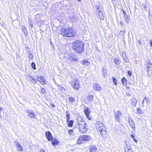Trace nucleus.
Listing matches in <instances>:
<instances>
[{
	"label": "nucleus",
	"instance_id": "e433bc0d",
	"mask_svg": "<svg viewBox=\"0 0 152 152\" xmlns=\"http://www.w3.org/2000/svg\"><path fill=\"white\" fill-rule=\"evenodd\" d=\"M70 113L68 111H66V117L67 118L70 119Z\"/></svg>",
	"mask_w": 152,
	"mask_h": 152
},
{
	"label": "nucleus",
	"instance_id": "4468645a",
	"mask_svg": "<svg viewBox=\"0 0 152 152\" xmlns=\"http://www.w3.org/2000/svg\"><path fill=\"white\" fill-rule=\"evenodd\" d=\"M101 130L99 131L101 135L103 137H105L106 134V131L105 129H102Z\"/></svg>",
	"mask_w": 152,
	"mask_h": 152
},
{
	"label": "nucleus",
	"instance_id": "5701e85b",
	"mask_svg": "<svg viewBox=\"0 0 152 152\" xmlns=\"http://www.w3.org/2000/svg\"><path fill=\"white\" fill-rule=\"evenodd\" d=\"M102 72L103 73V75L104 77L107 76V70L106 69H104V67L102 68Z\"/></svg>",
	"mask_w": 152,
	"mask_h": 152
},
{
	"label": "nucleus",
	"instance_id": "bb28decb",
	"mask_svg": "<svg viewBox=\"0 0 152 152\" xmlns=\"http://www.w3.org/2000/svg\"><path fill=\"white\" fill-rule=\"evenodd\" d=\"M59 142L58 141V140H57V139H55L54 141L53 142H52L51 143H52V144L53 145H56L58 144V143Z\"/></svg>",
	"mask_w": 152,
	"mask_h": 152
},
{
	"label": "nucleus",
	"instance_id": "7ed1b4c3",
	"mask_svg": "<svg viewBox=\"0 0 152 152\" xmlns=\"http://www.w3.org/2000/svg\"><path fill=\"white\" fill-rule=\"evenodd\" d=\"M77 121L80 132L81 133H85L88 129L85 122L81 116L77 117Z\"/></svg>",
	"mask_w": 152,
	"mask_h": 152
},
{
	"label": "nucleus",
	"instance_id": "7c9ffc66",
	"mask_svg": "<svg viewBox=\"0 0 152 152\" xmlns=\"http://www.w3.org/2000/svg\"><path fill=\"white\" fill-rule=\"evenodd\" d=\"M93 96L92 95H89L87 96V98L88 101L90 102H92L93 100Z\"/></svg>",
	"mask_w": 152,
	"mask_h": 152
},
{
	"label": "nucleus",
	"instance_id": "6ab92c4d",
	"mask_svg": "<svg viewBox=\"0 0 152 152\" xmlns=\"http://www.w3.org/2000/svg\"><path fill=\"white\" fill-rule=\"evenodd\" d=\"M127 81V79L125 77H123L121 79V82L123 86H126V85Z\"/></svg>",
	"mask_w": 152,
	"mask_h": 152
},
{
	"label": "nucleus",
	"instance_id": "a211bd4d",
	"mask_svg": "<svg viewBox=\"0 0 152 152\" xmlns=\"http://www.w3.org/2000/svg\"><path fill=\"white\" fill-rule=\"evenodd\" d=\"M97 148L95 146L91 145L89 148V150L91 152H96Z\"/></svg>",
	"mask_w": 152,
	"mask_h": 152
},
{
	"label": "nucleus",
	"instance_id": "603ef678",
	"mask_svg": "<svg viewBox=\"0 0 152 152\" xmlns=\"http://www.w3.org/2000/svg\"><path fill=\"white\" fill-rule=\"evenodd\" d=\"M138 42L140 44V45H142V42L139 39L138 40Z\"/></svg>",
	"mask_w": 152,
	"mask_h": 152
},
{
	"label": "nucleus",
	"instance_id": "f3484780",
	"mask_svg": "<svg viewBox=\"0 0 152 152\" xmlns=\"http://www.w3.org/2000/svg\"><path fill=\"white\" fill-rule=\"evenodd\" d=\"M131 100V104L134 107H135L136 106V104L137 103V100L135 98H132Z\"/></svg>",
	"mask_w": 152,
	"mask_h": 152
},
{
	"label": "nucleus",
	"instance_id": "49530a36",
	"mask_svg": "<svg viewBox=\"0 0 152 152\" xmlns=\"http://www.w3.org/2000/svg\"><path fill=\"white\" fill-rule=\"evenodd\" d=\"M128 120L129 123L130 122H131V121H133L132 118L130 117H128Z\"/></svg>",
	"mask_w": 152,
	"mask_h": 152
},
{
	"label": "nucleus",
	"instance_id": "4d7b16f0",
	"mask_svg": "<svg viewBox=\"0 0 152 152\" xmlns=\"http://www.w3.org/2000/svg\"><path fill=\"white\" fill-rule=\"evenodd\" d=\"M29 25V27L32 28L33 26V24H31Z\"/></svg>",
	"mask_w": 152,
	"mask_h": 152
},
{
	"label": "nucleus",
	"instance_id": "e2e57ef3",
	"mask_svg": "<svg viewBox=\"0 0 152 152\" xmlns=\"http://www.w3.org/2000/svg\"><path fill=\"white\" fill-rule=\"evenodd\" d=\"M2 60V58L0 56V61H1Z\"/></svg>",
	"mask_w": 152,
	"mask_h": 152
},
{
	"label": "nucleus",
	"instance_id": "c03bdc74",
	"mask_svg": "<svg viewBox=\"0 0 152 152\" xmlns=\"http://www.w3.org/2000/svg\"><path fill=\"white\" fill-rule=\"evenodd\" d=\"M38 79H39L40 80H43L44 79L42 77H38V78H37V80L38 81H39V80H38Z\"/></svg>",
	"mask_w": 152,
	"mask_h": 152
},
{
	"label": "nucleus",
	"instance_id": "c9c22d12",
	"mask_svg": "<svg viewBox=\"0 0 152 152\" xmlns=\"http://www.w3.org/2000/svg\"><path fill=\"white\" fill-rule=\"evenodd\" d=\"M36 21L38 24H41V23L42 20L39 19H37V18H35Z\"/></svg>",
	"mask_w": 152,
	"mask_h": 152
},
{
	"label": "nucleus",
	"instance_id": "bf43d9fd",
	"mask_svg": "<svg viewBox=\"0 0 152 152\" xmlns=\"http://www.w3.org/2000/svg\"><path fill=\"white\" fill-rule=\"evenodd\" d=\"M51 106L53 107H55V106L54 104H51Z\"/></svg>",
	"mask_w": 152,
	"mask_h": 152
},
{
	"label": "nucleus",
	"instance_id": "a878e982",
	"mask_svg": "<svg viewBox=\"0 0 152 152\" xmlns=\"http://www.w3.org/2000/svg\"><path fill=\"white\" fill-rule=\"evenodd\" d=\"M29 77H30V78H31V79L29 80V81H31L32 82L34 83H36L37 82V79L34 78L32 75H30Z\"/></svg>",
	"mask_w": 152,
	"mask_h": 152
},
{
	"label": "nucleus",
	"instance_id": "864d4df0",
	"mask_svg": "<svg viewBox=\"0 0 152 152\" xmlns=\"http://www.w3.org/2000/svg\"><path fill=\"white\" fill-rule=\"evenodd\" d=\"M144 99H143V100L142 101V106L143 107H144Z\"/></svg>",
	"mask_w": 152,
	"mask_h": 152
},
{
	"label": "nucleus",
	"instance_id": "c85d7f7f",
	"mask_svg": "<svg viewBox=\"0 0 152 152\" xmlns=\"http://www.w3.org/2000/svg\"><path fill=\"white\" fill-rule=\"evenodd\" d=\"M130 126L132 127V129L134 130L135 128V124L134 122V121H131V122H130L129 123Z\"/></svg>",
	"mask_w": 152,
	"mask_h": 152
},
{
	"label": "nucleus",
	"instance_id": "9d476101",
	"mask_svg": "<svg viewBox=\"0 0 152 152\" xmlns=\"http://www.w3.org/2000/svg\"><path fill=\"white\" fill-rule=\"evenodd\" d=\"M14 143L18 151L21 152L23 151V148L21 144L16 141H15Z\"/></svg>",
	"mask_w": 152,
	"mask_h": 152
},
{
	"label": "nucleus",
	"instance_id": "58836bf2",
	"mask_svg": "<svg viewBox=\"0 0 152 152\" xmlns=\"http://www.w3.org/2000/svg\"><path fill=\"white\" fill-rule=\"evenodd\" d=\"M144 99H145L147 103H149L150 102L149 99L147 97H145L144 98Z\"/></svg>",
	"mask_w": 152,
	"mask_h": 152
},
{
	"label": "nucleus",
	"instance_id": "f03ea898",
	"mask_svg": "<svg viewBox=\"0 0 152 152\" xmlns=\"http://www.w3.org/2000/svg\"><path fill=\"white\" fill-rule=\"evenodd\" d=\"M61 34L64 37H72L75 36L76 33L74 28L69 27L62 29L61 31Z\"/></svg>",
	"mask_w": 152,
	"mask_h": 152
},
{
	"label": "nucleus",
	"instance_id": "ea45409f",
	"mask_svg": "<svg viewBox=\"0 0 152 152\" xmlns=\"http://www.w3.org/2000/svg\"><path fill=\"white\" fill-rule=\"evenodd\" d=\"M69 100L71 103H72L74 101V100L73 98L70 97L69 98Z\"/></svg>",
	"mask_w": 152,
	"mask_h": 152
},
{
	"label": "nucleus",
	"instance_id": "20e7f679",
	"mask_svg": "<svg viewBox=\"0 0 152 152\" xmlns=\"http://www.w3.org/2000/svg\"><path fill=\"white\" fill-rule=\"evenodd\" d=\"M91 139V137L88 135H83L79 137L77 143L78 144H81L82 143L83 141H90Z\"/></svg>",
	"mask_w": 152,
	"mask_h": 152
},
{
	"label": "nucleus",
	"instance_id": "9b49d317",
	"mask_svg": "<svg viewBox=\"0 0 152 152\" xmlns=\"http://www.w3.org/2000/svg\"><path fill=\"white\" fill-rule=\"evenodd\" d=\"M115 119L118 122H120V119L119 118V117L121 115V112L119 110L117 111V114L114 111Z\"/></svg>",
	"mask_w": 152,
	"mask_h": 152
},
{
	"label": "nucleus",
	"instance_id": "37998d69",
	"mask_svg": "<svg viewBox=\"0 0 152 152\" xmlns=\"http://www.w3.org/2000/svg\"><path fill=\"white\" fill-rule=\"evenodd\" d=\"M73 132V130L72 129H69L68 130V133L69 134H72Z\"/></svg>",
	"mask_w": 152,
	"mask_h": 152
},
{
	"label": "nucleus",
	"instance_id": "052dcab7",
	"mask_svg": "<svg viewBox=\"0 0 152 152\" xmlns=\"http://www.w3.org/2000/svg\"><path fill=\"white\" fill-rule=\"evenodd\" d=\"M125 31H120V33H122V34H124V33Z\"/></svg>",
	"mask_w": 152,
	"mask_h": 152
},
{
	"label": "nucleus",
	"instance_id": "680f3d73",
	"mask_svg": "<svg viewBox=\"0 0 152 152\" xmlns=\"http://www.w3.org/2000/svg\"><path fill=\"white\" fill-rule=\"evenodd\" d=\"M30 75H29L28 74H27L26 75V77H29V76Z\"/></svg>",
	"mask_w": 152,
	"mask_h": 152
},
{
	"label": "nucleus",
	"instance_id": "aec40b11",
	"mask_svg": "<svg viewBox=\"0 0 152 152\" xmlns=\"http://www.w3.org/2000/svg\"><path fill=\"white\" fill-rule=\"evenodd\" d=\"M98 12L99 18L101 19L102 20H103L104 18V16L103 13V12L101 11L100 10H99V11Z\"/></svg>",
	"mask_w": 152,
	"mask_h": 152
},
{
	"label": "nucleus",
	"instance_id": "a19ab883",
	"mask_svg": "<svg viewBox=\"0 0 152 152\" xmlns=\"http://www.w3.org/2000/svg\"><path fill=\"white\" fill-rule=\"evenodd\" d=\"M137 113L138 114H141V110L139 108H137Z\"/></svg>",
	"mask_w": 152,
	"mask_h": 152
},
{
	"label": "nucleus",
	"instance_id": "b1692460",
	"mask_svg": "<svg viewBox=\"0 0 152 152\" xmlns=\"http://www.w3.org/2000/svg\"><path fill=\"white\" fill-rule=\"evenodd\" d=\"M29 50H27V51L28 53V57L30 60H31L33 59L34 58L32 54L30 52H29V51L30 50V49L28 48Z\"/></svg>",
	"mask_w": 152,
	"mask_h": 152
},
{
	"label": "nucleus",
	"instance_id": "423d86ee",
	"mask_svg": "<svg viewBox=\"0 0 152 152\" xmlns=\"http://www.w3.org/2000/svg\"><path fill=\"white\" fill-rule=\"evenodd\" d=\"M26 112L27 113V117L29 119H33L35 118V115L34 111L30 109H26Z\"/></svg>",
	"mask_w": 152,
	"mask_h": 152
},
{
	"label": "nucleus",
	"instance_id": "cd10ccee",
	"mask_svg": "<svg viewBox=\"0 0 152 152\" xmlns=\"http://www.w3.org/2000/svg\"><path fill=\"white\" fill-rule=\"evenodd\" d=\"M146 65H147V71L150 70L149 69L150 68H151V64L150 63V62H147L146 63Z\"/></svg>",
	"mask_w": 152,
	"mask_h": 152
},
{
	"label": "nucleus",
	"instance_id": "f704fd0d",
	"mask_svg": "<svg viewBox=\"0 0 152 152\" xmlns=\"http://www.w3.org/2000/svg\"><path fill=\"white\" fill-rule=\"evenodd\" d=\"M112 80L113 81V82L114 83V84L115 85H117L118 83H117V80H116V78L115 77H113L112 78Z\"/></svg>",
	"mask_w": 152,
	"mask_h": 152
},
{
	"label": "nucleus",
	"instance_id": "8fccbe9b",
	"mask_svg": "<svg viewBox=\"0 0 152 152\" xmlns=\"http://www.w3.org/2000/svg\"><path fill=\"white\" fill-rule=\"evenodd\" d=\"M59 89L61 91H63L65 90V88L64 87L60 86Z\"/></svg>",
	"mask_w": 152,
	"mask_h": 152
},
{
	"label": "nucleus",
	"instance_id": "c756f323",
	"mask_svg": "<svg viewBox=\"0 0 152 152\" xmlns=\"http://www.w3.org/2000/svg\"><path fill=\"white\" fill-rule=\"evenodd\" d=\"M22 30L23 32L24 35L26 37H27L28 35L27 31L26 30V28L24 27L22 28Z\"/></svg>",
	"mask_w": 152,
	"mask_h": 152
},
{
	"label": "nucleus",
	"instance_id": "4be33fe9",
	"mask_svg": "<svg viewBox=\"0 0 152 152\" xmlns=\"http://www.w3.org/2000/svg\"><path fill=\"white\" fill-rule=\"evenodd\" d=\"M84 113L86 116H88V115H89L90 110L87 107L84 110Z\"/></svg>",
	"mask_w": 152,
	"mask_h": 152
},
{
	"label": "nucleus",
	"instance_id": "2eb2a0df",
	"mask_svg": "<svg viewBox=\"0 0 152 152\" xmlns=\"http://www.w3.org/2000/svg\"><path fill=\"white\" fill-rule=\"evenodd\" d=\"M94 9H95L96 10H102V7L99 3H97L96 5L93 6Z\"/></svg>",
	"mask_w": 152,
	"mask_h": 152
},
{
	"label": "nucleus",
	"instance_id": "72a5a7b5",
	"mask_svg": "<svg viewBox=\"0 0 152 152\" xmlns=\"http://www.w3.org/2000/svg\"><path fill=\"white\" fill-rule=\"evenodd\" d=\"M40 92L42 94H44L46 93V91L45 88H42L41 89Z\"/></svg>",
	"mask_w": 152,
	"mask_h": 152
},
{
	"label": "nucleus",
	"instance_id": "473e14b6",
	"mask_svg": "<svg viewBox=\"0 0 152 152\" xmlns=\"http://www.w3.org/2000/svg\"><path fill=\"white\" fill-rule=\"evenodd\" d=\"M31 66L33 69L35 70L36 69V65L35 63L34 62H32L31 63Z\"/></svg>",
	"mask_w": 152,
	"mask_h": 152
},
{
	"label": "nucleus",
	"instance_id": "2f4dec72",
	"mask_svg": "<svg viewBox=\"0 0 152 152\" xmlns=\"http://www.w3.org/2000/svg\"><path fill=\"white\" fill-rule=\"evenodd\" d=\"M73 121L72 120H70L68 123V126L69 127H71L72 126L73 124Z\"/></svg>",
	"mask_w": 152,
	"mask_h": 152
},
{
	"label": "nucleus",
	"instance_id": "6e6d98bb",
	"mask_svg": "<svg viewBox=\"0 0 152 152\" xmlns=\"http://www.w3.org/2000/svg\"><path fill=\"white\" fill-rule=\"evenodd\" d=\"M150 45L151 46V47L152 48V40H151L150 41Z\"/></svg>",
	"mask_w": 152,
	"mask_h": 152
},
{
	"label": "nucleus",
	"instance_id": "09e8293b",
	"mask_svg": "<svg viewBox=\"0 0 152 152\" xmlns=\"http://www.w3.org/2000/svg\"><path fill=\"white\" fill-rule=\"evenodd\" d=\"M28 22L29 25L33 24V22H32L31 20H30V19L28 20Z\"/></svg>",
	"mask_w": 152,
	"mask_h": 152
},
{
	"label": "nucleus",
	"instance_id": "79ce46f5",
	"mask_svg": "<svg viewBox=\"0 0 152 152\" xmlns=\"http://www.w3.org/2000/svg\"><path fill=\"white\" fill-rule=\"evenodd\" d=\"M47 83V81L44 80V79L42 81V82H41V83L42 85L46 84Z\"/></svg>",
	"mask_w": 152,
	"mask_h": 152
},
{
	"label": "nucleus",
	"instance_id": "39448f33",
	"mask_svg": "<svg viewBox=\"0 0 152 152\" xmlns=\"http://www.w3.org/2000/svg\"><path fill=\"white\" fill-rule=\"evenodd\" d=\"M68 59L71 62L77 63L79 58L76 55L72 54L69 55Z\"/></svg>",
	"mask_w": 152,
	"mask_h": 152
},
{
	"label": "nucleus",
	"instance_id": "6e6552de",
	"mask_svg": "<svg viewBox=\"0 0 152 152\" xmlns=\"http://www.w3.org/2000/svg\"><path fill=\"white\" fill-rule=\"evenodd\" d=\"M122 11L124 13V20L126 22L128 23H129V21L130 17L129 16V15H128L126 13V11L128 12V10H122Z\"/></svg>",
	"mask_w": 152,
	"mask_h": 152
},
{
	"label": "nucleus",
	"instance_id": "69168bd1",
	"mask_svg": "<svg viewBox=\"0 0 152 152\" xmlns=\"http://www.w3.org/2000/svg\"><path fill=\"white\" fill-rule=\"evenodd\" d=\"M54 6H56V5H53V7H54Z\"/></svg>",
	"mask_w": 152,
	"mask_h": 152
},
{
	"label": "nucleus",
	"instance_id": "13d9d810",
	"mask_svg": "<svg viewBox=\"0 0 152 152\" xmlns=\"http://www.w3.org/2000/svg\"><path fill=\"white\" fill-rule=\"evenodd\" d=\"M70 119H68V118H67L66 119V122H68H68H69V121L70 120H69Z\"/></svg>",
	"mask_w": 152,
	"mask_h": 152
},
{
	"label": "nucleus",
	"instance_id": "4c0bfd02",
	"mask_svg": "<svg viewBox=\"0 0 152 152\" xmlns=\"http://www.w3.org/2000/svg\"><path fill=\"white\" fill-rule=\"evenodd\" d=\"M131 137L133 139L134 142H137V140L134 138V136L133 134H131Z\"/></svg>",
	"mask_w": 152,
	"mask_h": 152
},
{
	"label": "nucleus",
	"instance_id": "1a4fd4ad",
	"mask_svg": "<svg viewBox=\"0 0 152 152\" xmlns=\"http://www.w3.org/2000/svg\"><path fill=\"white\" fill-rule=\"evenodd\" d=\"M45 135L48 141H52L53 140V137L52 134L49 131L45 132Z\"/></svg>",
	"mask_w": 152,
	"mask_h": 152
},
{
	"label": "nucleus",
	"instance_id": "f257e3e1",
	"mask_svg": "<svg viewBox=\"0 0 152 152\" xmlns=\"http://www.w3.org/2000/svg\"><path fill=\"white\" fill-rule=\"evenodd\" d=\"M72 48L77 53L81 54L84 50V44L81 41L76 40L72 44Z\"/></svg>",
	"mask_w": 152,
	"mask_h": 152
},
{
	"label": "nucleus",
	"instance_id": "a18cd8bd",
	"mask_svg": "<svg viewBox=\"0 0 152 152\" xmlns=\"http://www.w3.org/2000/svg\"><path fill=\"white\" fill-rule=\"evenodd\" d=\"M86 117L87 118H88V120H91V119H92L91 117V116H90L89 115H88V116L86 115Z\"/></svg>",
	"mask_w": 152,
	"mask_h": 152
},
{
	"label": "nucleus",
	"instance_id": "dca6fc26",
	"mask_svg": "<svg viewBox=\"0 0 152 152\" xmlns=\"http://www.w3.org/2000/svg\"><path fill=\"white\" fill-rule=\"evenodd\" d=\"M114 62L115 64L118 66V67L120 66V61L118 58H115L114 59Z\"/></svg>",
	"mask_w": 152,
	"mask_h": 152
},
{
	"label": "nucleus",
	"instance_id": "ddd939ff",
	"mask_svg": "<svg viewBox=\"0 0 152 152\" xmlns=\"http://www.w3.org/2000/svg\"><path fill=\"white\" fill-rule=\"evenodd\" d=\"M125 152H133L131 146L130 145L128 146L126 144V146L124 148Z\"/></svg>",
	"mask_w": 152,
	"mask_h": 152
},
{
	"label": "nucleus",
	"instance_id": "3c124183",
	"mask_svg": "<svg viewBox=\"0 0 152 152\" xmlns=\"http://www.w3.org/2000/svg\"><path fill=\"white\" fill-rule=\"evenodd\" d=\"M120 24L122 26H124V23L123 22H121L120 23Z\"/></svg>",
	"mask_w": 152,
	"mask_h": 152
},
{
	"label": "nucleus",
	"instance_id": "412c9836",
	"mask_svg": "<svg viewBox=\"0 0 152 152\" xmlns=\"http://www.w3.org/2000/svg\"><path fill=\"white\" fill-rule=\"evenodd\" d=\"M81 63L82 64L85 65H88L90 64L89 61L86 59H84L81 61Z\"/></svg>",
	"mask_w": 152,
	"mask_h": 152
},
{
	"label": "nucleus",
	"instance_id": "5fc2aeb1",
	"mask_svg": "<svg viewBox=\"0 0 152 152\" xmlns=\"http://www.w3.org/2000/svg\"><path fill=\"white\" fill-rule=\"evenodd\" d=\"M39 152H45V151L43 149H41L40 150Z\"/></svg>",
	"mask_w": 152,
	"mask_h": 152
},
{
	"label": "nucleus",
	"instance_id": "0eeeda50",
	"mask_svg": "<svg viewBox=\"0 0 152 152\" xmlns=\"http://www.w3.org/2000/svg\"><path fill=\"white\" fill-rule=\"evenodd\" d=\"M72 86L75 89L78 90L80 88L79 82L77 80H75L74 83H72Z\"/></svg>",
	"mask_w": 152,
	"mask_h": 152
},
{
	"label": "nucleus",
	"instance_id": "f8f14e48",
	"mask_svg": "<svg viewBox=\"0 0 152 152\" xmlns=\"http://www.w3.org/2000/svg\"><path fill=\"white\" fill-rule=\"evenodd\" d=\"M99 131L101 130V129H104V124L101 121L98 122V126H97Z\"/></svg>",
	"mask_w": 152,
	"mask_h": 152
},
{
	"label": "nucleus",
	"instance_id": "0e129e2a",
	"mask_svg": "<svg viewBox=\"0 0 152 152\" xmlns=\"http://www.w3.org/2000/svg\"><path fill=\"white\" fill-rule=\"evenodd\" d=\"M77 1H81V0H77Z\"/></svg>",
	"mask_w": 152,
	"mask_h": 152
},
{
	"label": "nucleus",
	"instance_id": "de8ad7c7",
	"mask_svg": "<svg viewBox=\"0 0 152 152\" xmlns=\"http://www.w3.org/2000/svg\"><path fill=\"white\" fill-rule=\"evenodd\" d=\"M127 73L128 75L130 76L131 77L132 75V72L130 71H129L127 72Z\"/></svg>",
	"mask_w": 152,
	"mask_h": 152
},
{
	"label": "nucleus",
	"instance_id": "393cba45",
	"mask_svg": "<svg viewBox=\"0 0 152 152\" xmlns=\"http://www.w3.org/2000/svg\"><path fill=\"white\" fill-rule=\"evenodd\" d=\"M94 88L97 91H100L101 90V88L100 86L97 83H95L94 85Z\"/></svg>",
	"mask_w": 152,
	"mask_h": 152
}]
</instances>
